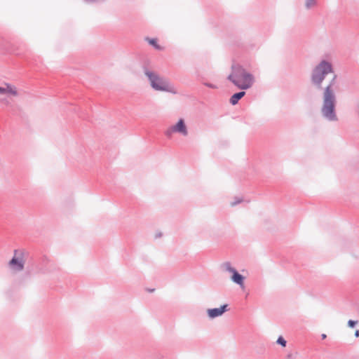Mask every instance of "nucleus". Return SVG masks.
Listing matches in <instances>:
<instances>
[{
    "label": "nucleus",
    "mask_w": 359,
    "mask_h": 359,
    "mask_svg": "<svg viewBox=\"0 0 359 359\" xmlns=\"http://www.w3.org/2000/svg\"><path fill=\"white\" fill-rule=\"evenodd\" d=\"M311 83L316 89L323 90L321 114L329 121H337V97L333 88L337 82V75L334 74L332 64L322 60L311 71Z\"/></svg>",
    "instance_id": "obj_1"
},
{
    "label": "nucleus",
    "mask_w": 359,
    "mask_h": 359,
    "mask_svg": "<svg viewBox=\"0 0 359 359\" xmlns=\"http://www.w3.org/2000/svg\"><path fill=\"white\" fill-rule=\"evenodd\" d=\"M227 80L241 90H247L252 87L255 83V76L252 74L240 65L231 66V73L227 76Z\"/></svg>",
    "instance_id": "obj_2"
},
{
    "label": "nucleus",
    "mask_w": 359,
    "mask_h": 359,
    "mask_svg": "<svg viewBox=\"0 0 359 359\" xmlns=\"http://www.w3.org/2000/svg\"><path fill=\"white\" fill-rule=\"evenodd\" d=\"M142 70L144 75L147 77L151 87L157 91L169 92V86L168 82L163 80L159 75L149 69L146 64L142 65Z\"/></svg>",
    "instance_id": "obj_3"
},
{
    "label": "nucleus",
    "mask_w": 359,
    "mask_h": 359,
    "mask_svg": "<svg viewBox=\"0 0 359 359\" xmlns=\"http://www.w3.org/2000/svg\"><path fill=\"white\" fill-rule=\"evenodd\" d=\"M26 255H27V252L25 249L14 250L13 256L8 264L9 268L15 272L22 271L25 264L24 257Z\"/></svg>",
    "instance_id": "obj_4"
},
{
    "label": "nucleus",
    "mask_w": 359,
    "mask_h": 359,
    "mask_svg": "<svg viewBox=\"0 0 359 359\" xmlns=\"http://www.w3.org/2000/svg\"><path fill=\"white\" fill-rule=\"evenodd\" d=\"M221 268L231 273L230 279L233 283L238 285L242 289L244 288L245 277L241 274L236 268L233 267L229 262L222 263Z\"/></svg>",
    "instance_id": "obj_5"
},
{
    "label": "nucleus",
    "mask_w": 359,
    "mask_h": 359,
    "mask_svg": "<svg viewBox=\"0 0 359 359\" xmlns=\"http://www.w3.org/2000/svg\"><path fill=\"white\" fill-rule=\"evenodd\" d=\"M174 133H179L183 136H187L188 135L187 127L183 118H180L175 125L169 127L165 131V135L167 137L170 138Z\"/></svg>",
    "instance_id": "obj_6"
},
{
    "label": "nucleus",
    "mask_w": 359,
    "mask_h": 359,
    "mask_svg": "<svg viewBox=\"0 0 359 359\" xmlns=\"http://www.w3.org/2000/svg\"><path fill=\"white\" fill-rule=\"evenodd\" d=\"M229 304H224L219 308H212L207 310L208 316L210 319H213L222 316L226 311L229 310Z\"/></svg>",
    "instance_id": "obj_7"
},
{
    "label": "nucleus",
    "mask_w": 359,
    "mask_h": 359,
    "mask_svg": "<svg viewBox=\"0 0 359 359\" xmlns=\"http://www.w3.org/2000/svg\"><path fill=\"white\" fill-rule=\"evenodd\" d=\"M245 90L233 93L230 99L229 102L232 105H236L238 103L239 100L245 95Z\"/></svg>",
    "instance_id": "obj_8"
},
{
    "label": "nucleus",
    "mask_w": 359,
    "mask_h": 359,
    "mask_svg": "<svg viewBox=\"0 0 359 359\" xmlns=\"http://www.w3.org/2000/svg\"><path fill=\"white\" fill-rule=\"evenodd\" d=\"M145 41H147L149 43V44L154 49L157 50H163V47L158 43L156 38L146 37Z\"/></svg>",
    "instance_id": "obj_9"
},
{
    "label": "nucleus",
    "mask_w": 359,
    "mask_h": 359,
    "mask_svg": "<svg viewBox=\"0 0 359 359\" xmlns=\"http://www.w3.org/2000/svg\"><path fill=\"white\" fill-rule=\"evenodd\" d=\"M276 343L282 347H285L287 345V341L282 336L278 337Z\"/></svg>",
    "instance_id": "obj_10"
},
{
    "label": "nucleus",
    "mask_w": 359,
    "mask_h": 359,
    "mask_svg": "<svg viewBox=\"0 0 359 359\" xmlns=\"http://www.w3.org/2000/svg\"><path fill=\"white\" fill-rule=\"evenodd\" d=\"M7 93H9L13 95H16L17 91L15 88H13L10 84L6 83Z\"/></svg>",
    "instance_id": "obj_11"
},
{
    "label": "nucleus",
    "mask_w": 359,
    "mask_h": 359,
    "mask_svg": "<svg viewBox=\"0 0 359 359\" xmlns=\"http://www.w3.org/2000/svg\"><path fill=\"white\" fill-rule=\"evenodd\" d=\"M316 0H306L305 3V6L306 8H310L313 6L316 5Z\"/></svg>",
    "instance_id": "obj_12"
},
{
    "label": "nucleus",
    "mask_w": 359,
    "mask_h": 359,
    "mask_svg": "<svg viewBox=\"0 0 359 359\" xmlns=\"http://www.w3.org/2000/svg\"><path fill=\"white\" fill-rule=\"evenodd\" d=\"M205 86L208 87V88H212V89H217L218 88L217 86L215 85V84H213L212 83H209V82H203V83Z\"/></svg>",
    "instance_id": "obj_13"
},
{
    "label": "nucleus",
    "mask_w": 359,
    "mask_h": 359,
    "mask_svg": "<svg viewBox=\"0 0 359 359\" xmlns=\"http://www.w3.org/2000/svg\"><path fill=\"white\" fill-rule=\"evenodd\" d=\"M358 323V321L357 320H349L348 321V326L351 328H353L355 327V325H357Z\"/></svg>",
    "instance_id": "obj_14"
},
{
    "label": "nucleus",
    "mask_w": 359,
    "mask_h": 359,
    "mask_svg": "<svg viewBox=\"0 0 359 359\" xmlns=\"http://www.w3.org/2000/svg\"><path fill=\"white\" fill-rule=\"evenodd\" d=\"M242 201H243L242 198H236V200L234 201L231 203V205L235 206V205L241 203L242 202Z\"/></svg>",
    "instance_id": "obj_15"
},
{
    "label": "nucleus",
    "mask_w": 359,
    "mask_h": 359,
    "mask_svg": "<svg viewBox=\"0 0 359 359\" xmlns=\"http://www.w3.org/2000/svg\"><path fill=\"white\" fill-rule=\"evenodd\" d=\"M7 93V88L0 86V95H4Z\"/></svg>",
    "instance_id": "obj_16"
},
{
    "label": "nucleus",
    "mask_w": 359,
    "mask_h": 359,
    "mask_svg": "<svg viewBox=\"0 0 359 359\" xmlns=\"http://www.w3.org/2000/svg\"><path fill=\"white\" fill-rule=\"evenodd\" d=\"M162 236V233L159 232L158 233H156L155 238H160Z\"/></svg>",
    "instance_id": "obj_17"
},
{
    "label": "nucleus",
    "mask_w": 359,
    "mask_h": 359,
    "mask_svg": "<svg viewBox=\"0 0 359 359\" xmlns=\"http://www.w3.org/2000/svg\"><path fill=\"white\" fill-rule=\"evenodd\" d=\"M355 336L356 337H359V330H357L355 332Z\"/></svg>",
    "instance_id": "obj_18"
},
{
    "label": "nucleus",
    "mask_w": 359,
    "mask_h": 359,
    "mask_svg": "<svg viewBox=\"0 0 359 359\" xmlns=\"http://www.w3.org/2000/svg\"><path fill=\"white\" fill-rule=\"evenodd\" d=\"M326 337H327V335L325 334H321L322 339H325Z\"/></svg>",
    "instance_id": "obj_19"
},
{
    "label": "nucleus",
    "mask_w": 359,
    "mask_h": 359,
    "mask_svg": "<svg viewBox=\"0 0 359 359\" xmlns=\"http://www.w3.org/2000/svg\"><path fill=\"white\" fill-rule=\"evenodd\" d=\"M149 291L151 292L154 291V289H150V290H149Z\"/></svg>",
    "instance_id": "obj_20"
},
{
    "label": "nucleus",
    "mask_w": 359,
    "mask_h": 359,
    "mask_svg": "<svg viewBox=\"0 0 359 359\" xmlns=\"http://www.w3.org/2000/svg\"><path fill=\"white\" fill-rule=\"evenodd\" d=\"M292 357V354H288L287 355V358H291Z\"/></svg>",
    "instance_id": "obj_21"
}]
</instances>
